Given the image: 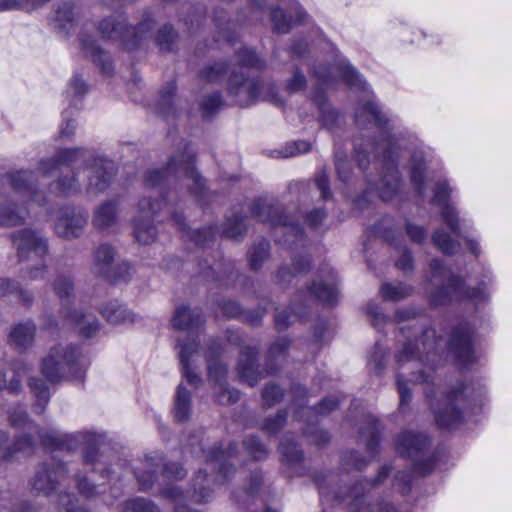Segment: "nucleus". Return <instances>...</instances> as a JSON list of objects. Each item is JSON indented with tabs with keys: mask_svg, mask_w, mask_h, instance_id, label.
Masks as SVG:
<instances>
[{
	"mask_svg": "<svg viewBox=\"0 0 512 512\" xmlns=\"http://www.w3.org/2000/svg\"><path fill=\"white\" fill-rule=\"evenodd\" d=\"M161 458L158 455L146 457L143 465V471L138 470L136 472V478L139 485V489L142 491L150 490L155 482L156 468L161 462Z\"/></svg>",
	"mask_w": 512,
	"mask_h": 512,
	"instance_id": "34",
	"label": "nucleus"
},
{
	"mask_svg": "<svg viewBox=\"0 0 512 512\" xmlns=\"http://www.w3.org/2000/svg\"><path fill=\"white\" fill-rule=\"evenodd\" d=\"M39 443L46 449L74 450L83 446V457L86 464H93L96 460L99 436L92 432H77L73 434H60L56 430L38 432Z\"/></svg>",
	"mask_w": 512,
	"mask_h": 512,
	"instance_id": "12",
	"label": "nucleus"
},
{
	"mask_svg": "<svg viewBox=\"0 0 512 512\" xmlns=\"http://www.w3.org/2000/svg\"><path fill=\"white\" fill-rule=\"evenodd\" d=\"M321 273L325 279H319L312 283L308 288L309 293L318 301L326 305H333L338 298V289L336 286V275L332 268L325 266Z\"/></svg>",
	"mask_w": 512,
	"mask_h": 512,
	"instance_id": "25",
	"label": "nucleus"
},
{
	"mask_svg": "<svg viewBox=\"0 0 512 512\" xmlns=\"http://www.w3.org/2000/svg\"><path fill=\"white\" fill-rule=\"evenodd\" d=\"M186 474L187 472L182 466L170 463L164 466L162 476L168 481H173L183 479Z\"/></svg>",
	"mask_w": 512,
	"mask_h": 512,
	"instance_id": "61",
	"label": "nucleus"
},
{
	"mask_svg": "<svg viewBox=\"0 0 512 512\" xmlns=\"http://www.w3.org/2000/svg\"><path fill=\"white\" fill-rule=\"evenodd\" d=\"M207 368L209 380L218 385L220 389V392L216 396L217 402L223 405L237 402L240 398L239 391L229 388L225 384L226 367L216 360L209 359Z\"/></svg>",
	"mask_w": 512,
	"mask_h": 512,
	"instance_id": "26",
	"label": "nucleus"
},
{
	"mask_svg": "<svg viewBox=\"0 0 512 512\" xmlns=\"http://www.w3.org/2000/svg\"><path fill=\"white\" fill-rule=\"evenodd\" d=\"M310 150V143L299 140L291 143H287L282 151L279 152L280 157L288 158L306 153Z\"/></svg>",
	"mask_w": 512,
	"mask_h": 512,
	"instance_id": "56",
	"label": "nucleus"
},
{
	"mask_svg": "<svg viewBox=\"0 0 512 512\" xmlns=\"http://www.w3.org/2000/svg\"><path fill=\"white\" fill-rule=\"evenodd\" d=\"M286 412H278L275 417L267 418L262 425V430L269 435L276 434L285 424Z\"/></svg>",
	"mask_w": 512,
	"mask_h": 512,
	"instance_id": "57",
	"label": "nucleus"
},
{
	"mask_svg": "<svg viewBox=\"0 0 512 512\" xmlns=\"http://www.w3.org/2000/svg\"><path fill=\"white\" fill-rule=\"evenodd\" d=\"M236 61L228 78V93L235 97V102L240 106H248L258 99L261 84L246 75L244 69H262L264 62L248 48H242L236 53Z\"/></svg>",
	"mask_w": 512,
	"mask_h": 512,
	"instance_id": "6",
	"label": "nucleus"
},
{
	"mask_svg": "<svg viewBox=\"0 0 512 512\" xmlns=\"http://www.w3.org/2000/svg\"><path fill=\"white\" fill-rule=\"evenodd\" d=\"M67 469L63 463H43L40 465L31 480L32 489L38 493L49 496L57 491L66 478Z\"/></svg>",
	"mask_w": 512,
	"mask_h": 512,
	"instance_id": "21",
	"label": "nucleus"
},
{
	"mask_svg": "<svg viewBox=\"0 0 512 512\" xmlns=\"http://www.w3.org/2000/svg\"><path fill=\"white\" fill-rule=\"evenodd\" d=\"M114 260V248L107 244L100 245L93 253L91 272L95 276L105 279L124 278V276L118 274V272H113V266L115 265Z\"/></svg>",
	"mask_w": 512,
	"mask_h": 512,
	"instance_id": "27",
	"label": "nucleus"
},
{
	"mask_svg": "<svg viewBox=\"0 0 512 512\" xmlns=\"http://www.w3.org/2000/svg\"><path fill=\"white\" fill-rule=\"evenodd\" d=\"M152 22L145 20L137 27H127L123 21L117 23L112 19H104L100 22L98 30L103 38L113 41H120L126 49H135L140 41L145 37V34L151 29Z\"/></svg>",
	"mask_w": 512,
	"mask_h": 512,
	"instance_id": "15",
	"label": "nucleus"
},
{
	"mask_svg": "<svg viewBox=\"0 0 512 512\" xmlns=\"http://www.w3.org/2000/svg\"><path fill=\"white\" fill-rule=\"evenodd\" d=\"M53 289L61 301V315L70 325L78 329L83 337L90 338L99 330V322L95 315L81 310H71L69 305L74 293V283L69 275L59 274L53 282Z\"/></svg>",
	"mask_w": 512,
	"mask_h": 512,
	"instance_id": "9",
	"label": "nucleus"
},
{
	"mask_svg": "<svg viewBox=\"0 0 512 512\" xmlns=\"http://www.w3.org/2000/svg\"><path fill=\"white\" fill-rule=\"evenodd\" d=\"M251 212L261 222L283 227L289 238L301 239L303 237V228L290 220L288 216L280 214L279 209L267 199H256L252 204Z\"/></svg>",
	"mask_w": 512,
	"mask_h": 512,
	"instance_id": "18",
	"label": "nucleus"
},
{
	"mask_svg": "<svg viewBox=\"0 0 512 512\" xmlns=\"http://www.w3.org/2000/svg\"><path fill=\"white\" fill-rule=\"evenodd\" d=\"M88 220L85 210L65 207L60 211L55 222V232L62 238H76L82 233Z\"/></svg>",
	"mask_w": 512,
	"mask_h": 512,
	"instance_id": "23",
	"label": "nucleus"
},
{
	"mask_svg": "<svg viewBox=\"0 0 512 512\" xmlns=\"http://www.w3.org/2000/svg\"><path fill=\"white\" fill-rule=\"evenodd\" d=\"M35 442L32 440L30 435H23L17 437L12 445L7 446L3 449V458L5 460H11L21 453L25 456H29L34 452Z\"/></svg>",
	"mask_w": 512,
	"mask_h": 512,
	"instance_id": "37",
	"label": "nucleus"
},
{
	"mask_svg": "<svg viewBox=\"0 0 512 512\" xmlns=\"http://www.w3.org/2000/svg\"><path fill=\"white\" fill-rule=\"evenodd\" d=\"M191 453L197 457H202L206 464L218 468V476L216 482L224 483L234 474V459L236 458V447L234 443L221 442L214 445L209 450H205L203 446V433L198 431L189 436L187 444L184 446L183 453Z\"/></svg>",
	"mask_w": 512,
	"mask_h": 512,
	"instance_id": "8",
	"label": "nucleus"
},
{
	"mask_svg": "<svg viewBox=\"0 0 512 512\" xmlns=\"http://www.w3.org/2000/svg\"><path fill=\"white\" fill-rule=\"evenodd\" d=\"M271 20L274 28L278 33H287L291 28V19L280 9H273L271 12Z\"/></svg>",
	"mask_w": 512,
	"mask_h": 512,
	"instance_id": "59",
	"label": "nucleus"
},
{
	"mask_svg": "<svg viewBox=\"0 0 512 512\" xmlns=\"http://www.w3.org/2000/svg\"><path fill=\"white\" fill-rule=\"evenodd\" d=\"M243 444L247 452L255 460L263 459L264 457H266L267 450L257 437L249 436L244 440Z\"/></svg>",
	"mask_w": 512,
	"mask_h": 512,
	"instance_id": "55",
	"label": "nucleus"
},
{
	"mask_svg": "<svg viewBox=\"0 0 512 512\" xmlns=\"http://www.w3.org/2000/svg\"><path fill=\"white\" fill-rule=\"evenodd\" d=\"M127 512H159L158 507L148 499L135 498L125 503Z\"/></svg>",
	"mask_w": 512,
	"mask_h": 512,
	"instance_id": "52",
	"label": "nucleus"
},
{
	"mask_svg": "<svg viewBox=\"0 0 512 512\" xmlns=\"http://www.w3.org/2000/svg\"><path fill=\"white\" fill-rule=\"evenodd\" d=\"M246 231L244 218L240 215H234L228 218L223 227V233L226 237L237 240Z\"/></svg>",
	"mask_w": 512,
	"mask_h": 512,
	"instance_id": "48",
	"label": "nucleus"
},
{
	"mask_svg": "<svg viewBox=\"0 0 512 512\" xmlns=\"http://www.w3.org/2000/svg\"><path fill=\"white\" fill-rule=\"evenodd\" d=\"M279 449L283 459L289 464L297 463L303 457L302 451L299 449L297 444L290 443L288 439L281 442Z\"/></svg>",
	"mask_w": 512,
	"mask_h": 512,
	"instance_id": "50",
	"label": "nucleus"
},
{
	"mask_svg": "<svg viewBox=\"0 0 512 512\" xmlns=\"http://www.w3.org/2000/svg\"><path fill=\"white\" fill-rule=\"evenodd\" d=\"M29 367L22 361L17 360L12 363L9 372L12 376L9 380V384L6 385V374H0V390L6 387L11 393H16L21 388V378L26 375L29 371Z\"/></svg>",
	"mask_w": 512,
	"mask_h": 512,
	"instance_id": "35",
	"label": "nucleus"
},
{
	"mask_svg": "<svg viewBox=\"0 0 512 512\" xmlns=\"http://www.w3.org/2000/svg\"><path fill=\"white\" fill-rule=\"evenodd\" d=\"M177 342L180 348L179 358L182 366L183 375L186 378L187 382L197 386L201 382V378L197 373H195L191 369L190 358L197 351L199 342L196 341L194 338L184 343H182L181 339H178Z\"/></svg>",
	"mask_w": 512,
	"mask_h": 512,
	"instance_id": "29",
	"label": "nucleus"
},
{
	"mask_svg": "<svg viewBox=\"0 0 512 512\" xmlns=\"http://www.w3.org/2000/svg\"><path fill=\"white\" fill-rule=\"evenodd\" d=\"M432 242L441 252L447 255L454 254L459 247V244L442 229L435 231Z\"/></svg>",
	"mask_w": 512,
	"mask_h": 512,
	"instance_id": "46",
	"label": "nucleus"
},
{
	"mask_svg": "<svg viewBox=\"0 0 512 512\" xmlns=\"http://www.w3.org/2000/svg\"><path fill=\"white\" fill-rule=\"evenodd\" d=\"M289 345V340L284 337L277 339L271 345L268 351V368L265 373L259 370L255 364L256 356L258 354L257 348L250 346L243 347L240 351V357L237 365L240 379L253 387L266 375L276 373L279 368L274 367L272 362L276 361L279 357L284 356Z\"/></svg>",
	"mask_w": 512,
	"mask_h": 512,
	"instance_id": "11",
	"label": "nucleus"
},
{
	"mask_svg": "<svg viewBox=\"0 0 512 512\" xmlns=\"http://www.w3.org/2000/svg\"><path fill=\"white\" fill-rule=\"evenodd\" d=\"M8 418H9L10 425L15 428L24 427L28 423V420H29L26 411L21 407H18L12 411H9Z\"/></svg>",
	"mask_w": 512,
	"mask_h": 512,
	"instance_id": "63",
	"label": "nucleus"
},
{
	"mask_svg": "<svg viewBox=\"0 0 512 512\" xmlns=\"http://www.w3.org/2000/svg\"><path fill=\"white\" fill-rule=\"evenodd\" d=\"M361 438L365 440L367 450L374 454L379 444L380 424L372 416L367 417V425L360 431Z\"/></svg>",
	"mask_w": 512,
	"mask_h": 512,
	"instance_id": "39",
	"label": "nucleus"
},
{
	"mask_svg": "<svg viewBox=\"0 0 512 512\" xmlns=\"http://www.w3.org/2000/svg\"><path fill=\"white\" fill-rule=\"evenodd\" d=\"M442 338L436 335L434 328L425 329L419 338L407 341L396 355L399 368H406L411 376L407 382L429 383L436 362L439 360V350Z\"/></svg>",
	"mask_w": 512,
	"mask_h": 512,
	"instance_id": "3",
	"label": "nucleus"
},
{
	"mask_svg": "<svg viewBox=\"0 0 512 512\" xmlns=\"http://www.w3.org/2000/svg\"><path fill=\"white\" fill-rule=\"evenodd\" d=\"M35 325L26 321L15 325L9 334V344L15 349L22 351L28 348L34 339Z\"/></svg>",
	"mask_w": 512,
	"mask_h": 512,
	"instance_id": "30",
	"label": "nucleus"
},
{
	"mask_svg": "<svg viewBox=\"0 0 512 512\" xmlns=\"http://www.w3.org/2000/svg\"><path fill=\"white\" fill-rule=\"evenodd\" d=\"M430 440L424 433L403 431L396 438V450L405 458L412 461L415 472L426 475L434 468V458L426 452Z\"/></svg>",
	"mask_w": 512,
	"mask_h": 512,
	"instance_id": "14",
	"label": "nucleus"
},
{
	"mask_svg": "<svg viewBox=\"0 0 512 512\" xmlns=\"http://www.w3.org/2000/svg\"><path fill=\"white\" fill-rule=\"evenodd\" d=\"M35 173L31 171H16L7 174L3 181L13 189L14 197L22 202H34L37 205L45 203V196L36 189L34 183Z\"/></svg>",
	"mask_w": 512,
	"mask_h": 512,
	"instance_id": "20",
	"label": "nucleus"
},
{
	"mask_svg": "<svg viewBox=\"0 0 512 512\" xmlns=\"http://www.w3.org/2000/svg\"><path fill=\"white\" fill-rule=\"evenodd\" d=\"M74 11L70 3L61 4L55 15V28L58 30L69 31L73 27Z\"/></svg>",
	"mask_w": 512,
	"mask_h": 512,
	"instance_id": "43",
	"label": "nucleus"
},
{
	"mask_svg": "<svg viewBox=\"0 0 512 512\" xmlns=\"http://www.w3.org/2000/svg\"><path fill=\"white\" fill-rule=\"evenodd\" d=\"M79 352L74 345H57L50 349L41 364L42 375L51 383L65 378H81L83 369L78 362Z\"/></svg>",
	"mask_w": 512,
	"mask_h": 512,
	"instance_id": "10",
	"label": "nucleus"
},
{
	"mask_svg": "<svg viewBox=\"0 0 512 512\" xmlns=\"http://www.w3.org/2000/svg\"><path fill=\"white\" fill-rule=\"evenodd\" d=\"M202 322L201 312L185 305L177 306L172 317L173 327L177 330L187 331L189 334L198 332Z\"/></svg>",
	"mask_w": 512,
	"mask_h": 512,
	"instance_id": "28",
	"label": "nucleus"
},
{
	"mask_svg": "<svg viewBox=\"0 0 512 512\" xmlns=\"http://www.w3.org/2000/svg\"><path fill=\"white\" fill-rule=\"evenodd\" d=\"M355 120L360 127L373 124L384 135L383 139L373 144L369 141L366 143L363 138H355L354 149L358 165L362 170H365L369 163L368 148H373L377 153L382 152V173L379 181L375 183V190L382 200L387 201L397 193L400 187V177L396 165L400 139L391 134L392 128L389 126V119L382 113L373 95L356 108ZM377 161L380 159L377 158Z\"/></svg>",
	"mask_w": 512,
	"mask_h": 512,
	"instance_id": "1",
	"label": "nucleus"
},
{
	"mask_svg": "<svg viewBox=\"0 0 512 512\" xmlns=\"http://www.w3.org/2000/svg\"><path fill=\"white\" fill-rule=\"evenodd\" d=\"M447 348L461 367L467 368L477 360L473 349V333L468 324H461L454 328Z\"/></svg>",
	"mask_w": 512,
	"mask_h": 512,
	"instance_id": "19",
	"label": "nucleus"
},
{
	"mask_svg": "<svg viewBox=\"0 0 512 512\" xmlns=\"http://www.w3.org/2000/svg\"><path fill=\"white\" fill-rule=\"evenodd\" d=\"M211 480L208 479L207 474L202 469L196 473L192 480L190 497L196 503L208 502L213 493V489L210 487Z\"/></svg>",
	"mask_w": 512,
	"mask_h": 512,
	"instance_id": "33",
	"label": "nucleus"
},
{
	"mask_svg": "<svg viewBox=\"0 0 512 512\" xmlns=\"http://www.w3.org/2000/svg\"><path fill=\"white\" fill-rule=\"evenodd\" d=\"M163 201H151V196L143 197L137 207L134 218V236L143 245L152 243L157 235L156 227L153 225V217L161 210Z\"/></svg>",
	"mask_w": 512,
	"mask_h": 512,
	"instance_id": "16",
	"label": "nucleus"
},
{
	"mask_svg": "<svg viewBox=\"0 0 512 512\" xmlns=\"http://www.w3.org/2000/svg\"><path fill=\"white\" fill-rule=\"evenodd\" d=\"M452 189L449 187L446 180H439L435 184L433 203L441 206V218L450 228L451 232L459 236V218L453 206L448 203Z\"/></svg>",
	"mask_w": 512,
	"mask_h": 512,
	"instance_id": "24",
	"label": "nucleus"
},
{
	"mask_svg": "<svg viewBox=\"0 0 512 512\" xmlns=\"http://www.w3.org/2000/svg\"><path fill=\"white\" fill-rule=\"evenodd\" d=\"M429 267V282L436 286L430 293L432 305L441 306L452 301H468L478 306L488 300L489 293L484 283L475 287L466 286L462 279L436 259L430 262Z\"/></svg>",
	"mask_w": 512,
	"mask_h": 512,
	"instance_id": "4",
	"label": "nucleus"
},
{
	"mask_svg": "<svg viewBox=\"0 0 512 512\" xmlns=\"http://www.w3.org/2000/svg\"><path fill=\"white\" fill-rule=\"evenodd\" d=\"M335 166L339 179L346 181L351 174V168L344 155L335 153Z\"/></svg>",
	"mask_w": 512,
	"mask_h": 512,
	"instance_id": "64",
	"label": "nucleus"
},
{
	"mask_svg": "<svg viewBox=\"0 0 512 512\" xmlns=\"http://www.w3.org/2000/svg\"><path fill=\"white\" fill-rule=\"evenodd\" d=\"M269 255V242L265 239L259 241V243L252 247L249 251L248 260L251 269L257 270L261 268L263 262Z\"/></svg>",
	"mask_w": 512,
	"mask_h": 512,
	"instance_id": "44",
	"label": "nucleus"
},
{
	"mask_svg": "<svg viewBox=\"0 0 512 512\" xmlns=\"http://www.w3.org/2000/svg\"><path fill=\"white\" fill-rule=\"evenodd\" d=\"M312 76L323 87H329L333 83L331 68L326 65H319L313 68Z\"/></svg>",
	"mask_w": 512,
	"mask_h": 512,
	"instance_id": "60",
	"label": "nucleus"
},
{
	"mask_svg": "<svg viewBox=\"0 0 512 512\" xmlns=\"http://www.w3.org/2000/svg\"><path fill=\"white\" fill-rule=\"evenodd\" d=\"M374 485L375 483L365 480L352 487L348 495L341 496L336 494V498L340 500L350 499L352 512H397L388 502L366 503V490H370Z\"/></svg>",
	"mask_w": 512,
	"mask_h": 512,
	"instance_id": "22",
	"label": "nucleus"
},
{
	"mask_svg": "<svg viewBox=\"0 0 512 512\" xmlns=\"http://www.w3.org/2000/svg\"><path fill=\"white\" fill-rule=\"evenodd\" d=\"M283 396V389L273 383L266 385L262 392L263 402L267 407H272L280 402Z\"/></svg>",
	"mask_w": 512,
	"mask_h": 512,
	"instance_id": "53",
	"label": "nucleus"
},
{
	"mask_svg": "<svg viewBox=\"0 0 512 512\" xmlns=\"http://www.w3.org/2000/svg\"><path fill=\"white\" fill-rule=\"evenodd\" d=\"M100 313L108 323L113 325L132 323L135 320L134 314L117 300L105 304Z\"/></svg>",
	"mask_w": 512,
	"mask_h": 512,
	"instance_id": "32",
	"label": "nucleus"
},
{
	"mask_svg": "<svg viewBox=\"0 0 512 512\" xmlns=\"http://www.w3.org/2000/svg\"><path fill=\"white\" fill-rule=\"evenodd\" d=\"M176 91V83L171 81L160 91L158 112L164 117L174 115L173 98Z\"/></svg>",
	"mask_w": 512,
	"mask_h": 512,
	"instance_id": "41",
	"label": "nucleus"
},
{
	"mask_svg": "<svg viewBox=\"0 0 512 512\" xmlns=\"http://www.w3.org/2000/svg\"><path fill=\"white\" fill-rule=\"evenodd\" d=\"M13 293H19L20 299L27 305L33 300V295L28 291L22 290L17 282L8 278H0V295L5 296Z\"/></svg>",
	"mask_w": 512,
	"mask_h": 512,
	"instance_id": "47",
	"label": "nucleus"
},
{
	"mask_svg": "<svg viewBox=\"0 0 512 512\" xmlns=\"http://www.w3.org/2000/svg\"><path fill=\"white\" fill-rule=\"evenodd\" d=\"M222 104L223 101L221 95L218 93H213L203 99L201 103V109L205 117H208L213 113L217 112L218 109L222 106Z\"/></svg>",
	"mask_w": 512,
	"mask_h": 512,
	"instance_id": "58",
	"label": "nucleus"
},
{
	"mask_svg": "<svg viewBox=\"0 0 512 512\" xmlns=\"http://www.w3.org/2000/svg\"><path fill=\"white\" fill-rule=\"evenodd\" d=\"M464 387L460 384L457 388H453L444 396V403L440 404L433 400L434 390L427 387L425 390L426 397L430 400V406L435 415L436 423L443 428H452L456 426L462 419V413L457 409L455 401L462 395Z\"/></svg>",
	"mask_w": 512,
	"mask_h": 512,
	"instance_id": "17",
	"label": "nucleus"
},
{
	"mask_svg": "<svg viewBox=\"0 0 512 512\" xmlns=\"http://www.w3.org/2000/svg\"><path fill=\"white\" fill-rule=\"evenodd\" d=\"M306 402V390L302 386H296L293 390V401L291 407L295 408V417L302 419L307 417L306 421L308 427L304 428V434L311 438V440L320 445L329 441V435L322 430H316L314 424L317 422L318 415H326L338 407V399L335 397H328L323 399L317 407L308 408L304 404Z\"/></svg>",
	"mask_w": 512,
	"mask_h": 512,
	"instance_id": "13",
	"label": "nucleus"
},
{
	"mask_svg": "<svg viewBox=\"0 0 512 512\" xmlns=\"http://www.w3.org/2000/svg\"><path fill=\"white\" fill-rule=\"evenodd\" d=\"M190 404V392L182 384H179L174 405V417L177 421L182 422L188 419L190 415Z\"/></svg>",
	"mask_w": 512,
	"mask_h": 512,
	"instance_id": "38",
	"label": "nucleus"
},
{
	"mask_svg": "<svg viewBox=\"0 0 512 512\" xmlns=\"http://www.w3.org/2000/svg\"><path fill=\"white\" fill-rule=\"evenodd\" d=\"M12 241L17 248L20 262L31 261L35 264L22 270L24 280L42 279L47 273V266L43 259L48 254L47 241L37 231L30 229L20 230L12 235Z\"/></svg>",
	"mask_w": 512,
	"mask_h": 512,
	"instance_id": "7",
	"label": "nucleus"
},
{
	"mask_svg": "<svg viewBox=\"0 0 512 512\" xmlns=\"http://www.w3.org/2000/svg\"><path fill=\"white\" fill-rule=\"evenodd\" d=\"M24 219V213L15 211L10 204L0 207V225L16 226Z\"/></svg>",
	"mask_w": 512,
	"mask_h": 512,
	"instance_id": "49",
	"label": "nucleus"
},
{
	"mask_svg": "<svg viewBox=\"0 0 512 512\" xmlns=\"http://www.w3.org/2000/svg\"><path fill=\"white\" fill-rule=\"evenodd\" d=\"M223 73H227L226 64L217 63L201 71V77L207 81H217Z\"/></svg>",
	"mask_w": 512,
	"mask_h": 512,
	"instance_id": "62",
	"label": "nucleus"
},
{
	"mask_svg": "<svg viewBox=\"0 0 512 512\" xmlns=\"http://www.w3.org/2000/svg\"><path fill=\"white\" fill-rule=\"evenodd\" d=\"M319 106L320 122L328 129H332L338 119V114L324 101L320 92H317L313 99Z\"/></svg>",
	"mask_w": 512,
	"mask_h": 512,
	"instance_id": "45",
	"label": "nucleus"
},
{
	"mask_svg": "<svg viewBox=\"0 0 512 512\" xmlns=\"http://www.w3.org/2000/svg\"><path fill=\"white\" fill-rule=\"evenodd\" d=\"M194 156L190 147H186L183 153L173 156L165 168L149 170L145 175V187L157 188L179 183L193 194L200 195L205 183L195 170Z\"/></svg>",
	"mask_w": 512,
	"mask_h": 512,
	"instance_id": "5",
	"label": "nucleus"
},
{
	"mask_svg": "<svg viewBox=\"0 0 512 512\" xmlns=\"http://www.w3.org/2000/svg\"><path fill=\"white\" fill-rule=\"evenodd\" d=\"M29 386L36 397V403L33 408L34 412L41 414L44 412L50 399L49 389L43 380L36 378L30 380Z\"/></svg>",
	"mask_w": 512,
	"mask_h": 512,
	"instance_id": "40",
	"label": "nucleus"
},
{
	"mask_svg": "<svg viewBox=\"0 0 512 512\" xmlns=\"http://www.w3.org/2000/svg\"><path fill=\"white\" fill-rule=\"evenodd\" d=\"M63 167L71 170V176L59 178L51 186L60 195H69L80 190V176L86 179V192L96 196L104 192L116 174L113 161L104 157H92L85 148L59 149L54 157L42 160L38 172L44 176L62 171Z\"/></svg>",
	"mask_w": 512,
	"mask_h": 512,
	"instance_id": "2",
	"label": "nucleus"
},
{
	"mask_svg": "<svg viewBox=\"0 0 512 512\" xmlns=\"http://www.w3.org/2000/svg\"><path fill=\"white\" fill-rule=\"evenodd\" d=\"M338 69L341 77L349 86L364 88L365 82L360 78L358 72L352 66L346 63H340Z\"/></svg>",
	"mask_w": 512,
	"mask_h": 512,
	"instance_id": "51",
	"label": "nucleus"
},
{
	"mask_svg": "<svg viewBox=\"0 0 512 512\" xmlns=\"http://www.w3.org/2000/svg\"><path fill=\"white\" fill-rule=\"evenodd\" d=\"M175 38L176 32L172 26L165 25L158 31L156 41L161 50L170 51Z\"/></svg>",
	"mask_w": 512,
	"mask_h": 512,
	"instance_id": "54",
	"label": "nucleus"
},
{
	"mask_svg": "<svg viewBox=\"0 0 512 512\" xmlns=\"http://www.w3.org/2000/svg\"><path fill=\"white\" fill-rule=\"evenodd\" d=\"M80 46L84 53L89 56L95 64L101 67L104 73L109 74L112 71L109 56L95 44V41L92 40L90 36L81 35Z\"/></svg>",
	"mask_w": 512,
	"mask_h": 512,
	"instance_id": "31",
	"label": "nucleus"
},
{
	"mask_svg": "<svg viewBox=\"0 0 512 512\" xmlns=\"http://www.w3.org/2000/svg\"><path fill=\"white\" fill-rule=\"evenodd\" d=\"M412 292V288L410 286L404 284H383L380 293L384 300L387 301H400L406 297H408Z\"/></svg>",
	"mask_w": 512,
	"mask_h": 512,
	"instance_id": "42",
	"label": "nucleus"
},
{
	"mask_svg": "<svg viewBox=\"0 0 512 512\" xmlns=\"http://www.w3.org/2000/svg\"><path fill=\"white\" fill-rule=\"evenodd\" d=\"M116 216V204L111 201L104 202L94 212L93 224L100 229L108 228L115 223Z\"/></svg>",
	"mask_w": 512,
	"mask_h": 512,
	"instance_id": "36",
	"label": "nucleus"
}]
</instances>
